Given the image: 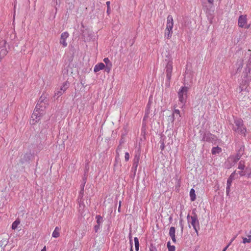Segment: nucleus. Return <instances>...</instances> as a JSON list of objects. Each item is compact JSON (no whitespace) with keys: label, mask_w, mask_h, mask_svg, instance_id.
<instances>
[{"label":"nucleus","mask_w":251,"mask_h":251,"mask_svg":"<svg viewBox=\"0 0 251 251\" xmlns=\"http://www.w3.org/2000/svg\"><path fill=\"white\" fill-rule=\"evenodd\" d=\"M60 229L58 227H56L54 230L53 231L52 236V237L54 238H57L59 236L60 233H59Z\"/></svg>","instance_id":"f3484780"},{"label":"nucleus","mask_w":251,"mask_h":251,"mask_svg":"<svg viewBox=\"0 0 251 251\" xmlns=\"http://www.w3.org/2000/svg\"><path fill=\"white\" fill-rule=\"evenodd\" d=\"M232 128L233 131L239 134L246 135V128L243 124V121L240 118L234 119V124H232Z\"/></svg>","instance_id":"f03ea898"},{"label":"nucleus","mask_w":251,"mask_h":251,"mask_svg":"<svg viewBox=\"0 0 251 251\" xmlns=\"http://www.w3.org/2000/svg\"><path fill=\"white\" fill-rule=\"evenodd\" d=\"M174 25L173 17L169 15L167 17L166 28L165 32V37L170 39L173 34V27Z\"/></svg>","instance_id":"7ed1b4c3"},{"label":"nucleus","mask_w":251,"mask_h":251,"mask_svg":"<svg viewBox=\"0 0 251 251\" xmlns=\"http://www.w3.org/2000/svg\"><path fill=\"white\" fill-rule=\"evenodd\" d=\"M69 35V34L67 32H64L61 35L60 44L62 45L63 47H67L68 45L66 42V39L68 38Z\"/></svg>","instance_id":"9b49d317"},{"label":"nucleus","mask_w":251,"mask_h":251,"mask_svg":"<svg viewBox=\"0 0 251 251\" xmlns=\"http://www.w3.org/2000/svg\"><path fill=\"white\" fill-rule=\"evenodd\" d=\"M83 183L81 185L80 187H81V190L80 191V193H79V197H82L83 196V191H84V186H85V184L86 183V179L83 178Z\"/></svg>","instance_id":"6ab92c4d"},{"label":"nucleus","mask_w":251,"mask_h":251,"mask_svg":"<svg viewBox=\"0 0 251 251\" xmlns=\"http://www.w3.org/2000/svg\"><path fill=\"white\" fill-rule=\"evenodd\" d=\"M120 207H121V201H120V202H119V210L120 209Z\"/></svg>","instance_id":"603ef678"},{"label":"nucleus","mask_w":251,"mask_h":251,"mask_svg":"<svg viewBox=\"0 0 251 251\" xmlns=\"http://www.w3.org/2000/svg\"><path fill=\"white\" fill-rule=\"evenodd\" d=\"M179 225H180V226H181V232H182L183 230V225L182 224V220H180V221H179Z\"/></svg>","instance_id":"58836bf2"},{"label":"nucleus","mask_w":251,"mask_h":251,"mask_svg":"<svg viewBox=\"0 0 251 251\" xmlns=\"http://www.w3.org/2000/svg\"><path fill=\"white\" fill-rule=\"evenodd\" d=\"M63 93L64 92L60 89L59 90L56 91L55 92V96H57V97H59L61 95H62Z\"/></svg>","instance_id":"2f4dec72"},{"label":"nucleus","mask_w":251,"mask_h":251,"mask_svg":"<svg viewBox=\"0 0 251 251\" xmlns=\"http://www.w3.org/2000/svg\"><path fill=\"white\" fill-rule=\"evenodd\" d=\"M192 214L193 215L191 216L188 215L187 216V219L188 220V223H191L196 232L197 234H198V230L200 229L199 221L198 219L197 215L194 212H193Z\"/></svg>","instance_id":"20e7f679"},{"label":"nucleus","mask_w":251,"mask_h":251,"mask_svg":"<svg viewBox=\"0 0 251 251\" xmlns=\"http://www.w3.org/2000/svg\"><path fill=\"white\" fill-rule=\"evenodd\" d=\"M238 25L240 27H244L245 28H249L250 25L247 24V16L245 15H241L238 19Z\"/></svg>","instance_id":"6e6552de"},{"label":"nucleus","mask_w":251,"mask_h":251,"mask_svg":"<svg viewBox=\"0 0 251 251\" xmlns=\"http://www.w3.org/2000/svg\"><path fill=\"white\" fill-rule=\"evenodd\" d=\"M69 86V83L66 81L63 83V85L61 87L60 90L64 92Z\"/></svg>","instance_id":"aec40b11"},{"label":"nucleus","mask_w":251,"mask_h":251,"mask_svg":"<svg viewBox=\"0 0 251 251\" xmlns=\"http://www.w3.org/2000/svg\"><path fill=\"white\" fill-rule=\"evenodd\" d=\"M209 3L213 4L214 0H207Z\"/></svg>","instance_id":"49530a36"},{"label":"nucleus","mask_w":251,"mask_h":251,"mask_svg":"<svg viewBox=\"0 0 251 251\" xmlns=\"http://www.w3.org/2000/svg\"><path fill=\"white\" fill-rule=\"evenodd\" d=\"M31 157V155L30 154H25L24 155L23 159L25 161H28Z\"/></svg>","instance_id":"cd10ccee"},{"label":"nucleus","mask_w":251,"mask_h":251,"mask_svg":"<svg viewBox=\"0 0 251 251\" xmlns=\"http://www.w3.org/2000/svg\"><path fill=\"white\" fill-rule=\"evenodd\" d=\"M150 113V108H148V106L146 107L145 110V116L144 117V120H145L146 118L149 117V115Z\"/></svg>","instance_id":"b1692460"},{"label":"nucleus","mask_w":251,"mask_h":251,"mask_svg":"<svg viewBox=\"0 0 251 251\" xmlns=\"http://www.w3.org/2000/svg\"><path fill=\"white\" fill-rule=\"evenodd\" d=\"M248 236L249 237L248 239L244 237L243 238V243L245 244L246 243H250L251 242V235H248Z\"/></svg>","instance_id":"c85d7f7f"},{"label":"nucleus","mask_w":251,"mask_h":251,"mask_svg":"<svg viewBox=\"0 0 251 251\" xmlns=\"http://www.w3.org/2000/svg\"><path fill=\"white\" fill-rule=\"evenodd\" d=\"M100 226H101V225H100V224L99 225L97 224V225L95 226H94L95 231L96 232H97L98 231V230L100 229Z\"/></svg>","instance_id":"c9c22d12"},{"label":"nucleus","mask_w":251,"mask_h":251,"mask_svg":"<svg viewBox=\"0 0 251 251\" xmlns=\"http://www.w3.org/2000/svg\"><path fill=\"white\" fill-rule=\"evenodd\" d=\"M106 5H107V13L108 14H109L110 13V1H107L106 2Z\"/></svg>","instance_id":"f704fd0d"},{"label":"nucleus","mask_w":251,"mask_h":251,"mask_svg":"<svg viewBox=\"0 0 251 251\" xmlns=\"http://www.w3.org/2000/svg\"><path fill=\"white\" fill-rule=\"evenodd\" d=\"M250 233H251V231H250Z\"/></svg>","instance_id":"864d4df0"},{"label":"nucleus","mask_w":251,"mask_h":251,"mask_svg":"<svg viewBox=\"0 0 251 251\" xmlns=\"http://www.w3.org/2000/svg\"><path fill=\"white\" fill-rule=\"evenodd\" d=\"M122 149V147L120 146H119L117 149V150H116V153L117 154V155L119 156V151Z\"/></svg>","instance_id":"37998d69"},{"label":"nucleus","mask_w":251,"mask_h":251,"mask_svg":"<svg viewBox=\"0 0 251 251\" xmlns=\"http://www.w3.org/2000/svg\"><path fill=\"white\" fill-rule=\"evenodd\" d=\"M104 68L105 65L102 63H100L95 66L94 71L95 72H97L101 70L104 69Z\"/></svg>","instance_id":"4468645a"},{"label":"nucleus","mask_w":251,"mask_h":251,"mask_svg":"<svg viewBox=\"0 0 251 251\" xmlns=\"http://www.w3.org/2000/svg\"><path fill=\"white\" fill-rule=\"evenodd\" d=\"M47 102L46 96L42 95L40 97L31 116V124H35V123L40 120L41 117L44 114V109L46 107Z\"/></svg>","instance_id":"f257e3e1"},{"label":"nucleus","mask_w":251,"mask_h":251,"mask_svg":"<svg viewBox=\"0 0 251 251\" xmlns=\"http://www.w3.org/2000/svg\"><path fill=\"white\" fill-rule=\"evenodd\" d=\"M103 61L105 64V66H107L109 65H112V63L110 61L109 59L108 58H105L103 59Z\"/></svg>","instance_id":"c756f323"},{"label":"nucleus","mask_w":251,"mask_h":251,"mask_svg":"<svg viewBox=\"0 0 251 251\" xmlns=\"http://www.w3.org/2000/svg\"><path fill=\"white\" fill-rule=\"evenodd\" d=\"M8 112H9V110L8 109V107H7L6 108V110L4 111V115H5V116L3 117L4 118H5L8 115Z\"/></svg>","instance_id":"79ce46f5"},{"label":"nucleus","mask_w":251,"mask_h":251,"mask_svg":"<svg viewBox=\"0 0 251 251\" xmlns=\"http://www.w3.org/2000/svg\"><path fill=\"white\" fill-rule=\"evenodd\" d=\"M247 177L248 178H251V172L249 173L248 175H247Z\"/></svg>","instance_id":"09e8293b"},{"label":"nucleus","mask_w":251,"mask_h":251,"mask_svg":"<svg viewBox=\"0 0 251 251\" xmlns=\"http://www.w3.org/2000/svg\"><path fill=\"white\" fill-rule=\"evenodd\" d=\"M140 159V155L136 154L133 159V167L135 168V170H136L137 168L138 167V162Z\"/></svg>","instance_id":"ddd939ff"},{"label":"nucleus","mask_w":251,"mask_h":251,"mask_svg":"<svg viewBox=\"0 0 251 251\" xmlns=\"http://www.w3.org/2000/svg\"><path fill=\"white\" fill-rule=\"evenodd\" d=\"M245 167V161L241 160L239 163L238 169L243 170L244 169Z\"/></svg>","instance_id":"a878e982"},{"label":"nucleus","mask_w":251,"mask_h":251,"mask_svg":"<svg viewBox=\"0 0 251 251\" xmlns=\"http://www.w3.org/2000/svg\"><path fill=\"white\" fill-rule=\"evenodd\" d=\"M160 148H161V150H164V143L163 142L161 144V145L160 146Z\"/></svg>","instance_id":"de8ad7c7"},{"label":"nucleus","mask_w":251,"mask_h":251,"mask_svg":"<svg viewBox=\"0 0 251 251\" xmlns=\"http://www.w3.org/2000/svg\"><path fill=\"white\" fill-rule=\"evenodd\" d=\"M190 197L191 199V201H193L196 200V194L195 191L194 189H191L190 191Z\"/></svg>","instance_id":"dca6fc26"},{"label":"nucleus","mask_w":251,"mask_h":251,"mask_svg":"<svg viewBox=\"0 0 251 251\" xmlns=\"http://www.w3.org/2000/svg\"><path fill=\"white\" fill-rule=\"evenodd\" d=\"M96 218L97 219V224L101 225L102 221H103V218L100 215H97L96 217Z\"/></svg>","instance_id":"393cba45"},{"label":"nucleus","mask_w":251,"mask_h":251,"mask_svg":"<svg viewBox=\"0 0 251 251\" xmlns=\"http://www.w3.org/2000/svg\"><path fill=\"white\" fill-rule=\"evenodd\" d=\"M149 251H157V249L155 246H154L152 244H151L149 247Z\"/></svg>","instance_id":"473e14b6"},{"label":"nucleus","mask_w":251,"mask_h":251,"mask_svg":"<svg viewBox=\"0 0 251 251\" xmlns=\"http://www.w3.org/2000/svg\"><path fill=\"white\" fill-rule=\"evenodd\" d=\"M175 232H176L175 227H173V226L171 227L169 229V235L170 236V235H175Z\"/></svg>","instance_id":"bb28decb"},{"label":"nucleus","mask_w":251,"mask_h":251,"mask_svg":"<svg viewBox=\"0 0 251 251\" xmlns=\"http://www.w3.org/2000/svg\"><path fill=\"white\" fill-rule=\"evenodd\" d=\"M171 237V238H172V240L173 241V242L174 243H176V236L175 235H170V236Z\"/></svg>","instance_id":"4c0bfd02"},{"label":"nucleus","mask_w":251,"mask_h":251,"mask_svg":"<svg viewBox=\"0 0 251 251\" xmlns=\"http://www.w3.org/2000/svg\"><path fill=\"white\" fill-rule=\"evenodd\" d=\"M238 173L240 175V176H244L245 175V173L243 171H238Z\"/></svg>","instance_id":"c03bdc74"},{"label":"nucleus","mask_w":251,"mask_h":251,"mask_svg":"<svg viewBox=\"0 0 251 251\" xmlns=\"http://www.w3.org/2000/svg\"><path fill=\"white\" fill-rule=\"evenodd\" d=\"M125 160L126 161H127L129 159V154L128 152H126L125 153Z\"/></svg>","instance_id":"e433bc0d"},{"label":"nucleus","mask_w":251,"mask_h":251,"mask_svg":"<svg viewBox=\"0 0 251 251\" xmlns=\"http://www.w3.org/2000/svg\"><path fill=\"white\" fill-rule=\"evenodd\" d=\"M152 101L151 100V98H150L149 99V101H148V104H147V106H148V108H151V104L152 103Z\"/></svg>","instance_id":"a19ab883"},{"label":"nucleus","mask_w":251,"mask_h":251,"mask_svg":"<svg viewBox=\"0 0 251 251\" xmlns=\"http://www.w3.org/2000/svg\"><path fill=\"white\" fill-rule=\"evenodd\" d=\"M189 87L184 86L181 87L180 89L178 92V96L179 98V101L183 105L185 104L186 102V99L187 98V94L189 90Z\"/></svg>","instance_id":"423d86ee"},{"label":"nucleus","mask_w":251,"mask_h":251,"mask_svg":"<svg viewBox=\"0 0 251 251\" xmlns=\"http://www.w3.org/2000/svg\"><path fill=\"white\" fill-rule=\"evenodd\" d=\"M20 221L19 219H17L12 224L11 228L12 229H15L17 228L18 226L20 224Z\"/></svg>","instance_id":"412c9836"},{"label":"nucleus","mask_w":251,"mask_h":251,"mask_svg":"<svg viewBox=\"0 0 251 251\" xmlns=\"http://www.w3.org/2000/svg\"><path fill=\"white\" fill-rule=\"evenodd\" d=\"M235 175H236V171H234V172H233L231 174V175L229 177V178L228 179H230L231 180L233 181V180L234 179Z\"/></svg>","instance_id":"72a5a7b5"},{"label":"nucleus","mask_w":251,"mask_h":251,"mask_svg":"<svg viewBox=\"0 0 251 251\" xmlns=\"http://www.w3.org/2000/svg\"><path fill=\"white\" fill-rule=\"evenodd\" d=\"M132 240L130 238V244L131 245V248H130V251H133V249H132Z\"/></svg>","instance_id":"a18cd8bd"},{"label":"nucleus","mask_w":251,"mask_h":251,"mask_svg":"<svg viewBox=\"0 0 251 251\" xmlns=\"http://www.w3.org/2000/svg\"><path fill=\"white\" fill-rule=\"evenodd\" d=\"M202 140L211 143H215L217 140V137L209 132H206L202 135Z\"/></svg>","instance_id":"0eeeda50"},{"label":"nucleus","mask_w":251,"mask_h":251,"mask_svg":"<svg viewBox=\"0 0 251 251\" xmlns=\"http://www.w3.org/2000/svg\"><path fill=\"white\" fill-rule=\"evenodd\" d=\"M173 120L177 119L178 121L180 120V111L178 109H175L173 113Z\"/></svg>","instance_id":"f8f14e48"},{"label":"nucleus","mask_w":251,"mask_h":251,"mask_svg":"<svg viewBox=\"0 0 251 251\" xmlns=\"http://www.w3.org/2000/svg\"><path fill=\"white\" fill-rule=\"evenodd\" d=\"M232 182V180H231L230 179H227V183H226V193L227 196L229 195V193L230 191V186L231 185Z\"/></svg>","instance_id":"2eb2a0df"},{"label":"nucleus","mask_w":251,"mask_h":251,"mask_svg":"<svg viewBox=\"0 0 251 251\" xmlns=\"http://www.w3.org/2000/svg\"><path fill=\"white\" fill-rule=\"evenodd\" d=\"M221 151L222 149L221 148L219 147H214L212 149V153L213 154H216L221 152Z\"/></svg>","instance_id":"a211bd4d"},{"label":"nucleus","mask_w":251,"mask_h":251,"mask_svg":"<svg viewBox=\"0 0 251 251\" xmlns=\"http://www.w3.org/2000/svg\"><path fill=\"white\" fill-rule=\"evenodd\" d=\"M81 82V84H82L83 86H84V85L85 82H83V79H81V82Z\"/></svg>","instance_id":"8fccbe9b"},{"label":"nucleus","mask_w":251,"mask_h":251,"mask_svg":"<svg viewBox=\"0 0 251 251\" xmlns=\"http://www.w3.org/2000/svg\"><path fill=\"white\" fill-rule=\"evenodd\" d=\"M167 247L168 249V251H175L176 248L175 246L171 245L170 241H168L167 244Z\"/></svg>","instance_id":"5701e85b"},{"label":"nucleus","mask_w":251,"mask_h":251,"mask_svg":"<svg viewBox=\"0 0 251 251\" xmlns=\"http://www.w3.org/2000/svg\"><path fill=\"white\" fill-rule=\"evenodd\" d=\"M235 238V237L233 238L231 240V242H230V243H229L228 245H227V246H226V247L224 249V250H223L222 251H226V249L228 248V247H229V246L230 245V244H231V242H232L234 240Z\"/></svg>","instance_id":"ea45409f"},{"label":"nucleus","mask_w":251,"mask_h":251,"mask_svg":"<svg viewBox=\"0 0 251 251\" xmlns=\"http://www.w3.org/2000/svg\"><path fill=\"white\" fill-rule=\"evenodd\" d=\"M244 151V147H241L235 156H230L228 158L227 162L230 163V167L234 166L239 160L243 154Z\"/></svg>","instance_id":"39448f33"},{"label":"nucleus","mask_w":251,"mask_h":251,"mask_svg":"<svg viewBox=\"0 0 251 251\" xmlns=\"http://www.w3.org/2000/svg\"><path fill=\"white\" fill-rule=\"evenodd\" d=\"M173 69V62L171 60H169L166 67V73L167 78H171L172 75V71Z\"/></svg>","instance_id":"9d476101"},{"label":"nucleus","mask_w":251,"mask_h":251,"mask_svg":"<svg viewBox=\"0 0 251 251\" xmlns=\"http://www.w3.org/2000/svg\"><path fill=\"white\" fill-rule=\"evenodd\" d=\"M6 42L3 40L0 42V61L7 53L8 51L6 47Z\"/></svg>","instance_id":"1a4fd4ad"},{"label":"nucleus","mask_w":251,"mask_h":251,"mask_svg":"<svg viewBox=\"0 0 251 251\" xmlns=\"http://www.w3.org/2000/svg\"><path fill=\"white\" fill-rule=\"evenodd\" d=\"M112 66V65H109V64L107 66H105V68H104L105 71L108 73L110 71V70H111Z\"/></svg>","instance_id":"7c9ffc66"},{"label":"nucleus","mask_w":251,"mask_h":251,"mask_svg":"<svg viewBox=\"0 0 251 251\" xmlns=\"http://www.w3.org/2000/svg\"><path fill=\"white\" fill-rule=\"evenodd\" d=\"M41 251H46L45 247H44V249L41 250Z\"/></svg>","instance_id":"3c124183"},{"label":"nucleus","mask_w":251,"mask_h":251,"mask_svg":"<svg viewBox=\"0 0 251 251\" xmlns=\"http://www.w3.org/2000/svg\"><path fill=\"white\" fill-rule=\"evenodd\" d=\"M134 244H135V248L136 251H139V240L137 237H134Z\"/></svg>","instance_id":"4be33fe9"}]
</instances>
